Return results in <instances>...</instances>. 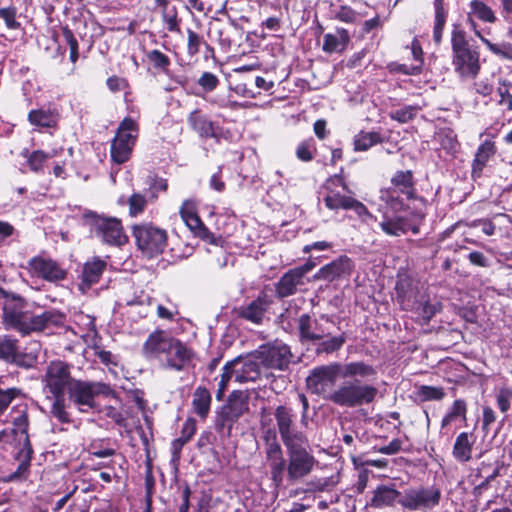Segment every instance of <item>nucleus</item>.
<instances>
[{
    "label": "nucleus",
    "mask_w": 512,
    "mask_h": 512,
    "mask_svg": "<svg viewBox=\"0 0 512 512\" xmlns=\"http://www.w3.org/2000/svg\"><path fill=\"white\" fill-rule=\"evenodd\" d=\"M0 299H3V323L23 334L43 331L51 325L58 326L63 323L64 315L56 310L33 314L27 300L17 293L4 290Z\"/></svg>",
    "instance_id": "f257e3e1"
},
{
    "label": "nucleus",
    "mask_w": 512,
    "mask_h": 512,
    "mask_svg": "<svg viewBox=\"0 0 512 512\" xmlns=\"http://www.w3.org/2000/svg\"><path fill=\"white\" fill-rule=\"evenodd\" d=\"M375 375V368L363 361H354L345 364L333 362L313 368L306 378V385L313 394L322 396L327 400L328 393L333 391L331 388L339 377H360L366 379L374 377Z\"/></svg>",
    "instance_id": "f03ea898"
},
{
    "label": "nucleus",
    "mask_w": 512,
    "mask_h": 512,
    "mask_svg": "<svg viewBox=\"0 0 512 512\" xmlns=\"http://www.w3.org/2000/svg\"><path fill=\"white\" fill-rule=\"evenodd\" d=\"M450 43L452 66L460 79H475L481 69L479 47L470 44L460 22L451 25Z\"/></svg>",
    "instance_id": "7ed1b4c3"
},
{
    "label": "nucleus",
    "mask_w": 512,
    "mask_h": 512,
    "mask_svg": "<svg viewBox=\"0 0 512 512\" xmlns=\"http://www.w3.org/2000/svg\"><path fill=\"white\" fill-rule=\"evenodd\" d=\"M261 360L255 352L246 356H239L228 361L222 368V374L218 382L216 398L221 401L227 389L228 383L234 378L237 383L256 382L263 373Z\"/></svg>",
    "instance_id": "20e7f679"
},
{
    "label": "nucleus",
    "mask_w": 512,
    "mask_h": 512,
    "mask_svg": "<svg viewBox=\"0 0 512 512\" xmlns=\"http://www.w3.org/2000/svg\"><path fill=\"white\" fill-rule=\"evenodd\" d=\"M357 378L344 381L328 393L327 400L343 408H357L373 403L378 394L377 387L362 383Z\"/></svg>",
    "instance_id": "39448f33"
},
{
    "label": "nucleus",
    "mask_w": 512,
    "mask_h": 512,
    "mask_svg": "<svg viewBox=\"0 0 512 512\" xmlns=\"http://www.w3.org/2000/svg\"><path fill=\"white\" fill-rule=\"evenodd\" d=\"M248 394L234 390L224 405L217 411L214 420L215 430L226 437L231 435L234 424L249 410Z\"/></svg>",
    "instance_id": "423d86ee"
},
{
    "label": "nucleus",
    "mask_w": 512,
    "mask_h": 512,
    "mask_svg": "<svg viewBox=\"0 0 512 512\" xmlns=\"http://www.w3.org/2000/svg\"><path fill=\"white\" fill-rule=\"evenodd\" d=\"M441 498L442 492L438 486L411 487L402 492L400 505L409 511L428 512L439 505Z\"/></svg>",
    "instance_id": "0eeeda50"
},
{
    "label": "nucleus",
    "mask_w": 512,
    "mask_h": 512,
    "mask_svg": "<svg viewBox=\"0 0 512 512\" xmlns=\"http://www.w3.org/2000/svg\"><path fill=\"white\" fill-rule=\"evenodd\" d=\"M112 393L111 387L105 383L81 380H75L68 390L69 400L83 413H87L96 407V396H108Z\"/></svg>",
    "instance_id": "6e6552de"
},
{
    "label": "nucleus",
    "mask_w": 512,
    "mask_h": 512,
    "mask_svg": "<svg viewBox=\"0 0 512 512\" xmlns=\"http://www.w3.org/2000/svg\"><path fill=\"white\" fill-rule=\"evenodd\" d=\"M273 416L286 450L300 446H309L307 435L300 431L295 424L294 413L291 408L279 405L275 408Z\"/></svg>",
    "instance_id": "1a4fd4ad"
},
{
    "label": "nucleus",
    "mask_w": 512,
    "mask_h": 512,
    "mask_svg": "<svg viewBox=\"0 0 512 512\" xmlns=\"http://www.w3.org/2000/svg\"><path fill=\"white\" fill-rule=\"evenodd\" d=\"M137 137V123L130 117L124 118L111 143V158L115 163L123 164L130 159Z\"/></svg>",
    "instance_id": "9d476101"
},
{
    "label": "nucleus",
    "mask_w": 512,
    "mask_h": 512,
    "mask_svg": "<svg viewBox=\"0 0 512 512\" xmlns=\"http://www.w3.org/2000/svg\"><path fill=\"white\" fill-rule=\"evenodd\" d=\"M74 381L69 365L61 360L51 361L42 376L43 390L52 397L65 396Z\"/></svg>",
    "instance_id": "9b49d317"
},
{
    "label": "nucleus",
    "mask_w": 512,
    "mask_h": 512,
    "mask_svg": "<svg viewBox=\"0 0 512 512\" xmlns=\"http://www.w3.org/2000/svg\"><path fill=\"white\" fill-rule=\"evenodd\" d=\"M133 235L138 248L150 258L162 253L167 246L166 231L151 224L134 226Z\"/></svg>",
    "instance_id": "f8f14e48"
},
{
    "label": "nucleus",
    "mask_w": 512,
    "mask_h": 512,
    "mask_svg": "<svg viewBox=\"0 0 512 512\" xmlns=\"http://www.w3.org/2000/svg\"><path fill=\"white\" fill-rule=\"evenodd\" d=\"M0 361L28 370L36 366L38 352L35 349L21 350L16 338L2 335L0 336Z\"/></svg>",
    "instance_id": "ddd939ff"
},
{
    "label": "nucleus",
    "mask_w": 512,
    "mask_h": 512,
    "mask_svg": "<svg viewBox=\"0 0 512 512\" xmlns=\"http://www.w3.org/2000/svg\"><path fill=\"white\" fill-rule=\"evenodd\" d=\"M308 447L300 446L287 450V480L291 484L299 483L309 476L317 463Z\"/></svg>",
    "instance_id": "4468645a"
},
{
    "label": "nucleus",
    "mask_w": 512,
    "mask_h": 512,
    "mask_svg": "<svg viewBox=\"0 0 512 512\" xmlns=\"http://www.w3.org/2000/svg\"><path fill=\"white\" fill-rule=\"evenodd\" d=\"M91 232L108 245L121 246L128 240L121 222L116 218L95 217L91 224Z\"/></svg>",
    "instance_id": "2eb2a0df"
},
{
    "label": "nucleus",
    "mask_w": 512,
    "mask_h": 512,
    "mask_svg": "<svg viewBox=\"0 0 512 512\" xmlns=\"http://www.w3.org/2000/svg\"><path fill=\"white\" fill-rule=\"evenodd\" d=\"M264 369L284 370L291 362V351L286 344L275 341L256 350Z\"/></svg>",
    "instance_id": "dca6fc26"
},
{
    "label": "nucleus",
    "mask_w": 512,
    "mask_h": 512,
    "mask_svg": "<svg viewBox=\"0 0 512 512\" xmlns=\"http://www.w3.org/2000/svg\"><path fill=\"white\" fill-rule=\"evenodd\" d=\"M175 337H172L165 330H155L150 333L142 346L143 355L148 359H157L162 361L169 352Z\"/></svg>",
    "instance_id": "f3484780"
},
{
    "label": "nucleus",
    "mask_w": 512,
    "mask_h": 512,
    "mask_svg": "<svg viewBox=\"0 0 512 512\" xmlns=\"http://www.w3.org/2000/svg\"><path fill=\"white\" fill-rule=\"evenodd\" d=\"M30 272L44 280L55 282L66 277V271L54 260L41 256L33 257L28 262Z\"/></svg>",
    "instance_id": "a211bd4d"
},
{
    "label": "nucleus",
    "mask_w": 512,
    "mask_h": 512,
    "mask_svg": "<svg viewBox=\"0 0 512 512\" xmlns=\"http://www.w3.org/2000/svg\"><path fill=\"white\" fill-rule=\"evenodd\" d=\"M33 448L30 442V439L25 438V443H23L17 453L14 456V459L18 462V466L16 470L3 478V481L6 483L10 482H23L28 479L30 475V467L31 460L33 458Z\"/></svg>",
    "instance_id": "6ab92c4d"
},
{
    "label": "nucleus",
    "mask_w": 512,
    "mask_h": 512,
    "mask_svg": "<svg viewBox=\"0 0 512 512\" xmlns=\"http://www.w3.org/2000/svg\"><path fill=\"white\" fill-rule=\"evenodd\" d=\"M193 356V351L186 344L175 338L169 348V352L161 362L165 368L182 371L192 360Z\"/></svg>",
    "instance_id": "aec40b11"
},
{
    "label": "nucleus",
    "mask_w": 512,
    "mask_h": 512,
    "mask_svg": "<svg viewBox=\"0 0 512 512\" xmlns=\"http://www.w3.org/2000/svg\"><path fill=\"white\" fill-rule=\"evenodd\" d=\"M353 267L354 265L350 258L341 256L320 268L314 275V278L317 280L332 282L334 280L350 276Z\"/></svg>",
    "instance_id": "412c9836"
},
{
    "label": "nucleus",
    "mask_w": 512,
    "mask_h": 512,
    "mask_svg": "<svg viewBox=\"0 0 512 512\" xmlns=\"http://www.w3.org/2000/svg\"><path fill=\"white\" fill-rule=\"evenodd\" d=\"M188 123L191 128L204 139L213 138L218 141L222 133L220 126L213 122L208 116L204 115L200 110H194L189 114Z\"/></svg>",
    "instance_id": "4be33fe9"
},
{
    "label": "nucleus",
    "mask_w": 512,
    "mask_h": 512,
    "mask_svg": "<svg viewBox=\"0 0 512 512\" xmlns=\"http://www.w3.org/2000/svg\"><path fill=\"white\" fill-rule=\"evenodd\" d=\"M271 303L272 301L267 294L260 293L258 297L249 304L241 306L238 310V315L247 321L260 324Z\"/></svg>",
    "instance_id": "5701e85b"
},
{
    "label": "nucleus",
    "mask_w": 512,
    "mask_h": 512,
    "mask_svg": "<svg viewBox=\"0 0 512 512\" xmlns=\"http://www.w3.org/2000/svg\"><path fill=\"white\" fill-rule=\"evenodd\" d=\"M299 337L302 343H316L329 333L308 314H302L298 319Z\"/></svg>",
    "instance_id": "b1692460"
},
{
    "label": "nucleus",
    "mask_w": 512,
    "mask_h": 512,
    "mask_svg": "<svg viewBox=\"0 0 512 512\" xmlns=\"http://www.w3.org/2000/svg\"><path fill=\"white\" fill-rule=\"evenodd\" d=\"M265 454L270 468V479L278 489L283 485L285 472L287 473V460L283 457L282 448L270 447Z\"/></svg>",
    "instance_id": "393cba45"
},
{
    "label": "nucleus",
    "mask_w": 512,
    "mask_h": 512,
    "mask_svg": "<svg viewBox=\"0 0 512 512\" xmlns=\"http://www.w3.org/2000/svg\"><path fill=\"white\" fill-rule=\"evenodd\" d=\"M381 230L388 236L399 237L411 231L413 234H419L417 224H409L408 217L394 215H384L379 223Z\"/></svg>",
    "instance_id": "a878e982"
},
{
    "label": "nucleus",
    "mask_w": 512,
    "mask_h": 512,
    "mask_svg": "<svg viewBox=\"0 0 512 512\" xmlns=\"http://www.w3.org/2000/svg\"><path fill=\"white\" fill-rule=\"evenodd\" d=\"M304 285L303 278L292 268L284 273L275 284L277 298L282 299L294 295L298 286Z\"/></svg>",
    "instance_id": "bb28decb"
},
{
    "label": "nucleus",
    "mask_w": 512,
    "mask_h": 512,
    "mask_svg": "<svg viewBox=\"0 0 512 512\" xmlns=\"http://www.w3.org/2000/svg\"><path fill=\"white\" fill-rule=\"evenodd\" d=\"M387 189L401 193L405 195L407 199H415L416 195L412 171H397L391 178V186Z\"/></svg>",
    "instance_id": "cd10ccee"
},
{
    "label": "nucleus",
    "mask_w": 512,
    "mask_h": 512,
    "mask_svg": "<svg viewBox=\"0 0 512 512\" xmlns=\"http://www.w3.org/2000/svg\"><path fill=\"white\" fill-rule=\"evenodd\" d=\"M475 443V437L473 433L461 432L457 437L453 445L452 455L453 457L462 463L468 462L472 458V449Z\"/></svg>",
    "instance_id": "c85d7f7f"
},
{
    "label": "nucleus",
    "mask_w": 512,
    "mask_h": 512,
    "mask_svg": "<svg viewBox=\"0 0 512 512\" xmlns=\"http://www.w3.org/2000/svg\"><path fill=\"white\" fill-rule=\"evenodd\" d=\"M105 268L106 262L99 258L87 261L83 267L80 289H89L93 284L97 283Z\"/></svg>",
    "instance_id": "c756f323"
},
{
    "label": "nucleus",
    "mask_w": 512,
    "mask_h": 512,
    "mask_svg": "<svg viewBox=\"0 0 512 512\" xmlns=\"http://www.w3.org/2000/svg\"><path fill=\"white\" fill-rule=\"evenodd\" d=\"M349 42L348 31L344 28H338L335 34L327 33L324 35L322 49L329 54L342 53Z\"/></svg>",
    "instance_id": "7c9ffc66"
},
{
    "label": "nucleus",
    "mask_w": 512,
    "mask_h": 512,
    "mask_svg": "<svg viewBox=\"0 0 512 512\" xmlns=\"http://www.w3.org/2000/svg\"><path fill=\"white\" fill-rule=\"evenodd\" d=\"M401 496L402 492L392 487L381 485L375 489L370 506L373 508H383L393 506L395 503L400 504Z\"/></svg>",
    "instance_id": "2f4dec72"
},
{
    "label": "nucleus",
    "mask_w": 512,
    "mask_h": 512,
    "mask_svg": "<svg viewBox=\"0 0 512 512\" xmlns=\"http://www.w3.org/2000/svg\"><path fill=\"white\" fill-rule=\"evenodd\" d=\"M28 121L37 128H52L58 122V114L51 109H33L28 113Z\"/></svg>",
    "instance_id": "473e14b6"
},
{
    "label": "nucleus",
    "mask_w": 512,
    "mask_h": 512,
    "mask_svg": "<svg viewBox=\"0 0 512 512\" xmlns=\"http://www.w3.org/2000/svg\"><path fill=\"white\" fill-rule=\"evenodd\" d=\"M493 154L494 145L491 142L486 141L479 146L472 164L473 178H479L482 175L483 168Z\"/></svg>",
    "instance_id": "72a5a7b5"
},
{
    "label": "nucleus",
    "mask_w": 512,
    "mask_h": 512,
    "mask_svg": "<svg viewBox=\"0 0 512 512\" xmlns=\"http://www.w3.org/2000/svg\"><path fill=\"white\" fill-rule=\"evenodd\" d=\"M211 394L205 387H198L194 391L192 405L194 411L201 418H206L211 406Z\"/></svg>",
    "instance_id": "f704fd0d"
},
{
    "label": "nucleus",
    "mask_w": 512,
    "mask_h": 512,
    "mask_svg": "<svg viewBox=\"0 0 512 512\" xmlns=\"http://www.w3.org/2000/svg\"><path fill=\"white\" fill-rule=\"evenodd\" d=\"M458 418L462 419L464 422L467 420V405L462 399L455 400L448 412L442 418L441 430L447 429L448 426Z\"/></svg>",
    "instance_id": "c9c22d12"
},
{
    "label": "nucleus",
    "mask_w": 512,
    "mask_h": 512,
    "mask_svg": "<svg viewBox=\"0 0 512 512\" xmlns=\"http://www.w3.org/2000/svg\"><path fill=\"white\" fill-rule=\"evenodd\" d=\"M469 8L470 11L468 13L470 15H474L482 22L495 23L497 20L492 8L482 0H471L469 3Z\"/></svg>",
    "instance_id": "e433bc0d"
},
{
    "label": "nucleus",
    "mask_w": 512,
    "mask_h": 512,
    "mask_svg": "<svg viewBox=\"0 0 512 512\" xmlns=\"http://www.w3.org/2000/svg\"><path fill=\"white\" fill-rule=\"evenodd\" d=\"M382 142L383 138L380 133L361 131L354 137V150L367 151L372 146Z\"/></svg>",
    "instance_id": "4c0bfd02"
},
{
    "label": "nucleus",
    "mask_w": 512,
    "mask_h": 512,
    "mask_svg": "<svg viewBox=\"0 0 512 512\" xmlns=\"http://www.w3.org/2000/svg\"><path fill=\"white\" fill-rule=\"evenodd\" d=\"M400 193L392 189H382L380 191V199L383 201L393 212L398 213L408 209L402 199L399 197Z\"/></svg>",
    "instance_id": "58836bf2"
},
{
    "label": "nucleus",
    "mask_w": 512,
    "mask_h": 512,
    "mask_svg": "<svg viewBox=\"0 0 512 512\" xmlns=\"http://www.w3.org/2000/svg\"><path fill=\"white\" fill-rule=\"evenodd\" d=\"M54 156V153L35 150L27 156V163L31 171L39 173L43 171L44 163Z\"/></svg>",
    "instance_id": "ea45409f"
},
{
    "label": "nucleus",
    "mask_w": 512,
    "mask_h": 512,
    "mask_svg": "<svg viewBox=\"0 0 512 512\" xmlns=\"http://www.w3.org/2000/svg\"><path fill=\"white\" fill-rule=\"evenodd\" d=\"M53 401L50 407V414L60 423H70V414L66 410L65 396L52 397Z\"/></svg>",
    "instance_id": "a19ab883"
},
{
    "label": "nucleus",
    "mask_w": 512,
    "mask_h": 512,
    "mask_svg": "<svg viewBox=\"0 0 512 512\" xmlns=\"http://www.w3.org/2000/svg\"><path fill=\"white\" fill-rule=\"evenodd\" d=\"M448 17V11H434L433 41L440 45L443 40L444 29Z\"/></svg>",
    "instance_id": "79ce46f5"
},
{
    "label": "nucleus",
    "mask_w": 512,
    "mask_h": 512,
    "mask_svg": "<svg viewBox=\"0 0 512 512\" xmlns=\"http://www.w3.org/2000/svg\"><path fill=\"white\" fill-rule=\"evenodd\" d=\"M353 197L332 193L324 197L325 206L330 210L344 209L349 210V205Z\"/></svg>",
    "instance_id": "37998d69"
},
{
    "label": "nucleus",
    "mask_w": 512,
    "mask_h": 512,
    "mask_svg": "<svg viewBox=\"0 0 512 512\" xmlns=\"http://www.w3.org/2000/svg\"><path fill=\"white\" fill-rule=\"evenodd\" d=\"M412 310L425 322L427 323L436 313V308L432 305L428 299L422 297L416 301L412 307Z\"/></svg>",
    "instance_id": "c03bdc74"
},
{
    "label": "nucleus",
    "mask_w": 512,
    "mask_h": 512,
    "mask_svg": "<svg viewBox=\"0 0 512 512\" xmlns=\"http://www.w3.org/2000/svg\"><path fill=\"white\" fill-rule=\"evenodd\" d=\"M148 61L154 68L166 73L171 64L170 58L160 50L154 49L146 53Z\"/></svg>",
    "instance_id": "a18cd8bd"
},
{
    "label": "nucleus",
    "mask_w": 512,
    "mask_h": 512,
    "mask_svg": "<svg viewBox=\"0 0 512 512\" xmlns=\"http://www.w3.org/2000/svg\"><path fill=\"white\" fill-rule=\"evenodd\" d=\"M345 340L346 339H345L344 335L334 336L327 340L322 339V341L318 344V346L316 348V352L318 354H321V353L330 354L335 351H338L345 343Z\"/></svg>",
    "instance_id": "49530a36"
},
{
    "label": "nucleus",
    "mask_w": 512,
    "mask_h": 512,
    "mask_svg": "<svg viewBox=\"0 0 512 512\" xmlns=\"http://www.w3.org/2000/svg\"><path fill=\"white\" fill-rule=\"evenodd\" d=\"M417 394L421 401H439L442 400L446 395L442 387H435L429 385H422L419 388Z\"/></svg>",
    "instance_id": "de8ad7c7"
},
{
    "label": "nucleus",
    "mask_w": 512,
    "mask_h": 512,
    "mask_svg": "<svg viewBox=\"0 0 512 512\" xmlns=\"http://www.w3.org/2000/svg\"><path fill=\"white\" fill-rule=\"evenodd\" d=\"M18 388L4 387V377H0V413L7 409L13 399L20 395Z\"/></svg>",
    "instance_id": "09e8293b"
},
{
    "label": "nucleus",
    "mask_w": 512,
    "mask_h": 512,
    "mask_svg": "<svg viewBox=\"0 0 512 512\" xmlns=\"http://www.w3.org/2000/svg\"><path fill=\"white\" fill-rule=\"evenodd\" d=\"M419 111L418 106H405L395 111H392L389 116L392 120L398 121L400 123H407L415 118Z\"/></svg>",
    "instance_id": "8fccbe9b"
},
{
    "label": "nucleus",
    "mask_w": 512,
    "mask_h": 512,
    "mask_svg": "<svg viewBox=\"0 0 512 512\" xmlns=\"http://www.w3.org/2000/svg\"><path fill=\"white\" fill-rule=\"evenodd\" d=\"M332 18L344 23H354L357 20L358 13L350 6L341 5L332 11Z\"/></svg>",
    "instance_id": "3c124183"
},
{
    "label": "nucleus",
    "mask_w": 512,
    "mask_h": 512,
    "mask_svg": "<svg viewBox=\"0 0 512 512\" xmlns=\"http://www.w3.org/2000/svg\"><path fill=\"white\" fill-rule=\"evenodd\" d=\"M162 19L166 28L170 32L180 33V25L176 7L171 9L165 8L162 11Z\"/></svg>",
    "instance_id": "603ef678"
},
{
    "label": "nucleus",
    "mask_w": 512,
    "mask_h": 512,
    "mask_svg": "<svg viewBox=\"0 0 512 512\" xmlns=\"http://www.w3.org/2000/svg\"><path fill=\"white\" fill-rule=\"evenodd\" d=\"M13 425H14V433L16 435H19V442L20 444L22 445L23 443H25V438L27 437V439H29V435H28V425H29V422H28V416L25 412H23L22 414H20L19 416H17L14 421H13Z\"/></svg>",
    "instance_id": "864d4df0"
},
{
    "label": "nucleus",
    "mask_w": 512,
    "mask_h": 512,
    "mask_svg": "<svg viewBox=\"0 0 512 512\" xmlns=\"http://www.w3.org/2000/svg\"><path fill=\"white\" fill-rule=\"evenodd\" d=\"M128 204L130 216L135 217L145 210L147 200L144 195L133 193L128 199Z\"/></svg>",
    "instance_id": "5fc2aeb1"
},
{
    "label": "nucleus",
    "mask_w": 512,
    "mask_h": 512,
    "mask_svg": "<svg viewBox=\"0 0 512 512\" xmlns=\"http://www.w3.org/2000/svg\"><path fill=\"white\" fill-rule=\"evenodd\" d=\"M415 200L418 201V205H416L412 211L410 212V215L407 216L409 219V224H417V228L420 230V225L422 224L423 220L425 219L426 212H425V205L426 202L423 198H415Z\"/></svg>",
    "instance_id": "6e6d98bb"
},
{
    "label": "nucleus",
    "mask_w": 512,
    "mask_h": 512,
    "mask_svg": "<svg viewBox=\"0 0 512 512\" xmlns=\"http://www.w3.org/2000/svg\"><path fill=\"white\" fill-rule=\"evenodd\" d=\"M483 43L493 54L500 56L505 59L512 60V44L505 43L502 45L494 44L488 39H483Z\"/></svg>",
    "instance_id": "4d7b16f0"
},
{
    "label": "nucleus",
    "mask_w": 512,
    "mask_h": 512,
    "mask_svg": "<svg viewBox=\"0 0 512 512\" xmlns=\"http://www.w3.org/2000/svg\"><path fill=\"white\" fill-rule=\"evenodd\" d=\"M17 9L13 6L0 8V18L4 20L8 29L16 30L20 28V23L16 20Z\"/></svg>",
    "instance_id": "13d9d810"
},
{
    "label": "nucleus",
    "mask_w": 512,
    "mask_h": 512,
    "mask_svg": "<svg viewBox=\"0 0 512 512\" xmlns=\"http://www.w3.org/2000/svg\"><path fill=\"white\" fill-rule=\"evenodd\" d=\"M219 83V78L211 72L202 73L198 79V85L207 93L214 91Z\"/></svg>",
    "instance_id": "bf43d9fd"
},
{
    "label": "nucleus",
    "mask_w": 512,
    "mask_h": 512,
    "mask_svg": "<svg viewBox=\"0 0 512 512\" xmlns=\"http://www.w3.org/2000/svg\"><path fill=\"white\" fill-rule=\"evenodd\" d=\"M512 400V390L507 387L501 388L497 395H496V401L498 408L502 413H506L510 409Z\"/></svg>",
    "instance_id": "052dcab7"
},
{
    "label": "nucleus",
    "mask_w": 512,
    "mask_h": 512,
    "mask_svg": "<svg viewBox=\"0 0 512 512\" xmlns=\"http://www.w3.org/2000/svg\"><path fill=\"white\" fill-rule=\"evenodd\" d=\"M314 150L313 140L303 141L297 146L296 155L301 161L308 162L313 159Z\"/></svg>",
    "instance_id": "680f3d73"
},
{
    "label": "nucleus",
    "mask_w": 512,
    "mask_h": 512,
    "mask_svg": "<svg viewBox=\"0 0 512 512\" xmlns=\"http://www.w3.org/2000/svg\"><path fill=\"white\" fill-rule=\"evenodd\" d=\"M187 35H188L187 51L190 56H194L199 53L200 46H201L203 40L196 32H194L191 29L187 30Z\"/></svg>",
    "instance_id": "e2e57ef3"
},
{
    "label": "nucleus",
    "mask_w": 512,
    "mask_h": 512,
    "mask_svg": "<svg viewBox=\"0 0 512 512\" xmlns=\"http://www.w3.org/2000/svg\"><path fill=\"white\" fill-rule=\"evenodd\" d=\"M277 431L278 430H276L274 427L262 429L263 439L266 444L265 452L269 451L270 447H276L277 449L281 448V445L277 440Z\"/></svg>",
    "instance_id": "0e129e2a"
},
{
    "label": "nucleus",
    "mask_w": 512,
    "mask_h": 512,
    "mask_svg": "<svg viewBox=\"0 0 512 512\" xmlns=\"http://www.w3.org/2000/svg\"><path fill=\"white\" fill-rule=\"evenodd\" d=\"M349 210H353L363 221H366V219H375V216L369 212L367 207L355 198L352 199Z\"/></svg>",
    "instance_id": "69168bd1"
},
{
    "label": "nucleus",
    "mask_w": 512,
    "mask_h": 512,
    "mask_svg": "<svg viewBox=\"0 0 512 512\" xmlns=\"http://www.w3.org/2000/svg\"><path fill=\"white\" fill-rule=\"evenodd\" d=\"M184 223L192 232L198 236H203L206 232V227L204 226L198 214L186 219Z\"/></svg>",
    "instance_id": "338daca9"
},
{
    "label": "nucleus",
    "mask_w": 512,
    "mask_h": 512,
    "mask_svg": "<svg viewBox=\"0 0 512 512\" xmlns=\"http://www.w3.org/2000/svg\"><path fill=\"white\" fill-rule=\"evenodd\" d=\"M184 223L192 232L198 236H203L206 232V227L204 226L198 214L186 219Z\"/></svg>",
    "instance_id": "774afa93"
}]
</instances>
